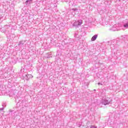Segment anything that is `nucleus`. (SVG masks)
<instances>
[{"label":"nucleus","instance_id":"f257e3e1","mask_svg":"<svg viewBox=\"0 0 128 128\" xmlns=\"http://www.w3.org/2000/svg\"><path fill=\"white\" fill-rule=\"evenodd\" d=\"M124 28H128V22L124 23V24H116L113 26L112 28V30L114 32L116 30H124Z\"/></svg>","mask_w":128,"mask_h":128},{"label":"nucleus","instance_id":"f03ea898","mask_svg":"<svg viewBox=\"0 0 128 128\" xmlns=\"http://www.w3.org/2000/svg\"><path fill=\"white\" fill-rule=\"evenodd\" d=\"M82 20H79L78 21H76L73 23V26H82Z\"/></svg>","mask_w":128,"mask_h":128},{"label":"nucleus","instance_id":"7ed1b4c3","mask_svg":"<svg viewBox=\"0 0 128 128\" xmlns=\"http://www.w3.org/2000/svg\"><path fill=\"white\" fill-rule=\"evenodd\" d=\"M102 104H104V106H106L108 104H112V100H108L106 99H102Z\"/></svg>","mask_w":128,"mask_h":128},{"label":"nucleus","instance_id":"20e7f679","mask_svg":"<svg viewBox=\"0 0 128 128\" xmlns=\"http://www.w3.org/2000/svg\"><path fill=\"white\" fill-rule=\"evenodd\" d=\"M24 42H26V41L24 40L20 41L18 44V46H20V48H23L22 46H24Z\"/></svg>","mask_w":128,"mask_h":128},{"label":"nucleus","instance_id":"39448f33","mask_svg":"<svg viewBox=\"0 0 128 128\" xmlns=\"http://www.w3.org/2000/svg\"><path fill=\"white\" fill-rule=\"evenodd\" d=\"M30 4H32V0H26L25 2V4H26V6H30Z\"/></svg>","mask_w":128,"mask_h":128},{"label":"nucleus","instance_id":"423d86ee","mask_svg":"<svg viewBox=\"0 0 128 128\" xmlns=\"http://www.w3.org/2000/svg\"><path fill=\"white\" fill-rule=\"evenodd\" d=\"M25 78L26 80H30V78H34V76L32 74H26L25 76Z\"/></svg>","mask_w":128,"mask_h":128},{"label":"nucleus","instance_id":"0eeeda50","mask_svg":"<svg viewBox=\"0 0 128 128\" xmlns=\"http://www.w3.org/2000/svg\"><path fill=\"white\" fill-rule=\"evenodd\" d=\"M98 34H95L91 38L92 42H94L96 38H98Z\"/></svg>","mask_w":128,"mask_h":128},{"label":"nucleus","instance_id":"6e6552de","mask_svg":"<svg viewBox=\"0 0 128 128\" xmlns=\"http://www.w3.org/2000/svg\"><path fill=\"white\" fill-rule=\"evenodd\" d=\"M74 37L76 38H80V36H78V32H76L74 34Z\"/></svg>","mask_w":128,"mask_h":128},{"label":"nucleus","instance_id":"1a4fd4ad","mask_svg":"<svg viewBox=\"0 0 128 128\" xmlns=\"http://www.w3.org/2000/svg\"><path fill=\"white\" fill-rule=\"evenodd\" d=\"M4 53L0 51V58H4Z\"/></svg>","mask_w":128,"mask_h":128},{"label":"nucleus","instance_id":"9d476101","mask_svg":"<svg viewBox=\"0 0 128 128\" xmlns=\"http://www.w3.org/2000/svg\"><path fill=\"white\" fill-rule=\"evenodd\" d=\"M90 128H98V126H94V125H92L90 126Z\"/></svg>","mask_w":128,"mask_h":128},{"label":"nucleus","instance_id":"9b49d317","mask_svg":"<svg viewBox=\"0 0 128 128\" xmlns=\"http://www.w3.org/2000/svg\"><path fill=\"white\" fill-rule=\"evenodd\" d=\"M78 9L76 8H72V10H74V12H76V10H77Z\"/></svg>","mask_w":128,"mask_h":128},{"label":"nucleus","instance_id":"f8f14e48","mask_svg":"<svg viewBox=\"0 0 128 128\" xmlns=\"http://www.w3.org/2000/svg\"><path fill=\"white\" fill-rule=\"evenodd\" d=\"M2 111L4 110V108H0V111Z\"/></svg>","mask_w":128,"mask_h":128},{"label":"nucleus","instance_id":"ddd939ff","mask_svg":"<svg viewBox=\"0 0 128 128\" xmlns=\"http://www.w3.org/2000/svg\"><path fill=\"white\" fill-rule=\"evenodd\" d=\"M2 16H0V20H2Z\"/></svg>","mask_w":128,"mask_h":128},{"label":"nucleus","instance_id":"4468645a","mask_svg":"<svg viewBox=\"0 0 128 128\" xmlns=\"http://www.w3.org/2000/svg\"><path fill=\"white\" fill-rule=\"evenodd\" d=\"M98 85L100 84V82H98Z\"/></svg>","mask_w":128,"mask_h":128},{"label":"nucleus","instance_id":"2eb2a0df","mask_svg":"<svg viewBox=\"0 0 128 128\" xmlns=\"http://www.w3.org/2000/svg\"><path fill=\"white\" fill-rule=\"evenodd\" d=\"M101 85H102V84H100Z\"/></svg>","mask_w":128,"mask_h":128}]
</instances>
